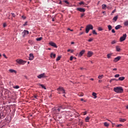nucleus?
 Here are the masks:
<instances>
[{
    "label": "nucleus",
    "instance_id": "338daca9",
    "mask_svg": "<svg viewBox=\"0 0 128 128\" xmlns=\"http://www.w3.org/2000/svg\"><path fill=\"white\" fill-rule=\"evenodd\" d=\"M70 50H71L70 49H68L67 52H70Z\"/></svg>",
    "mask_w": 128,
    "mask_h": 128
},
{
    "label": "nucleus",
    "instance_id": "3c124183",
    "mask_svg": "<svg viewBox=\"0 0 128 128\" xmlns=\"http://www.w3.org/2000/svg\"><path fill=\"white\" fill-rule=\"evenodd\" d=\"M11 14L13 18H16V15L14 13H11Z\"/></svg>",
    "mask_w": 128,
    "mask_h": 128
},
{
    "label": "nucleus",
    "instance_id": "c756f323",
    "mask_svg": "<svg viewBox=\"0 0 128 128\" xmlns=\"http://www.w3.org/2000/svg\"><path fill=\"white\" fill-rule=\"evenodd\" d=\"M116 128H121V126H122V124H119L116 125Z\"/></svg>",
    "mask_w": 128,
    "mask_h": 128
},
{
    "label": "nucleus",
    "instance_id": "79ce46f5",
    "mask_svg": "<svg viewBox=\"0 0 128 128\" xmlns=\"http://www.w3.org/2000/svg\"><path fill=\"white\" fill-rule=\"evenodd\" d=\"M58 4H62V0H59L58 2Z\"/></svg>",
    "mask_w": 128,
    "mask_h": 128
},
{
    "label": "nucleus",
    "instance_id": "412c9836",
    "mask_svg": "<svg viewBox=\"0 0 128 128\" xmlns=\"http://www.w3.org/2000/svg\"><path fill=\"white\" fill-rule=\"evenodd\" d=\"M38 86H42V88H44V90H46V86H44V84H38Z\"/></svg>",
    "mask_w": 128,
    "mask_h": 128
},
{
    "label": "nucleus",
    "instance_id": "423d86ee",
    "mask_svg": "<svg viewBox=\"0 0 128 128\" xmlns=\"http://www.w3.org/2000/svg\"><path fill=\"white\" fill-rule=\"evenodd\" d=\"M16 62H18V64H26V61H24L22 60H16Z\"/></svg>",
    "mask_w": 128,
    "mask_h": 128
},
{
    "label": "nucleus",
    "instance_id": "393cba45",
    "mask_svg": "<svg viewBox=\"0 0 128 128\" xmlns=\"http://www.w3.org/2000/svg\"><path fill=\"white\" fill-rule=\"evenodd\" d=\"M124 80V77L121 76L118 78V80Z\"/></svg>",
    "mask_w": 128,
    "mask_h": 128
},
{
    "label": "nucleus",
    "instance_id": "680f3d73",
    "mask_svg": "<svg viewBox=\"0 0 128 128\" xmlns=\"http://www.w3.org/2000/svg\"><path fill=\"white\" fill-rule=\"evenodd\" d=\"M80 36H82V34H84V32H81L80 33Z\"/></svg>",
    "mask_w": 128,
    "mask_h": 128
},
{
    "label": "nucleus",
    "instance_id": "0eeeda50",
    "mask_svg": "<svg viewBox=\"0 0 128 128\" xmlns=\"http://www.w3.org/2000/svg\"><path fill=\"white\" fill-rule=\"evenodd\" d=\"M126 34H124L120 38V42H124V40H126Z\"/></svg>",
    "mask_w": 128,
    "mask_h": 128
},
{
    "label": "nucleus",
    "instance_id": "5701e85b",
    "mask_svg": "<svg viewBox=\"0 0 128 128\" xmlns=\"http://www.w3.org/2000/svg\"><path fill=\"white\" fill-rule=\"evenodd\" d=\"M126 120L124 119V118H120V122H126Z\"/></svg>",
    "mask_w": 128,
    "mask_h": 128
},
{
    "label": "nucleus",
    "instance_id": "864d4df0",
    "mask_svg": "<svg viewBox=\"0 0 128 128\" xmlns=\"http://www.w3.org/2000/svg\"><path fill=\"white\" fill-rule=\"evenodd\" d=\"M112 34H114V32H116V31L114 30V29H112Z\"/></svg>",
    "mask_w": 128,
    "mask_h": 128
},
{
    "label": "nucleus",
    "instance_id": "13d9d810",
    "mask_svg": "<svg viewBox=\"0 0 128 128\" xmlns=\"http://www.w3.org/2000/svg\"><path fill=\"white\" fill-rule=\"evenodd\" d=\"M106 8H107L108 10H110V8H112V7H110V6H106Z\"/></svg>",
    "mask_w": 128,
    "mask_h": 128
},
{
    "label": "nucleus",
    "instance_id": "774afa93",
    "mask_svg": "<svg viewBox=\"0 0 128 128\" xmlns=\"http://www.w3.org/2000/svg\"><path fill=\"white\" fill-rule=\"evenodd\" d=\"M102 82V80H98V82Z\"/></svg>",
    "mask_w": 128,
    "mask_h": 128
},
{
    "label": "nucleus",
    "instance_id": "9d476101",
    "mask_svg": "<svg viewBox=\"0 0 128 128\" xmlns=\"http://www.w3.org/2000/svg\"><path fill=\"white\" fill-rule=\"evenodd\" d=\"M92 54H94V52L92 51H88L87 54V56L88 58H90V56H92Z\"/></svg>",
    "mask_w": 128,
    "mask_h": 128
},
{
    "label": "nucleus",
    "instance_id": "bf43d9fd",
    "mask_svg": "<svg viewBox=\"0 0 128 128\" xmlns=\"http://www.w3.org/2000/svg\"><path fill=\"white\" fill-rule=\"evenodd\" d=\"M112 70H114L115 72H116V70H118V69L116 68H114L112 69Z\"/></svg>",
    "mask_w": 128,
    "mask_h": 128
},
{
    "label": "nucleus",
    "instance_id": "72a5a7b5",
    "mask_svg": "<svg viewBox=\"0 0 128 128\" xmlns=\"http://www.w3.org/2000/svg\"><path fill=\"white\" fill-rule=\"evenodd\" d=\"M112 44H116V40H114L111 42Z\"/></svg>",
    "mask_w": 128,
    "mask_h": 128
},
{
    "label": "nucleus",
    "instance_id": "f3484780",
    "mask_svg": "<svg viewBox=\"0 0 128 128\" xmlns=\"http://www.w3.org/2000/svg\"><path fill=\"white\" fill-rule=\"evenodd\" d=\"M56 54L51 53L50 54V58H56Z\"/></svg>",
    "mask_w": 128,
    "mask_h": 128
},
{
    "label": "nucleus",
    "instance_id": "cd10ccee",
    "mask_svg": "<svg viewBox=\"0 0 128 128\" xmlns=\"http://www.w3.org/2000/svg\"><path fill=\"white\" fill-rule=\"evenodd\" d=\"M90 120V117L87 116L85 118V120L86 122H88V120Z\"/></svg>",
    "mask_w": 128,
    "mask_h": 128
},
{
    "label": "nucleus",
    "instance_id": "a18cd8bd",
    "mask_svg": "<svg viewBox=\"0 0 128 128\" xmlns=\"http://www.w3.org/2000/svg\"><path fill=\"white\" fill-rule=\"evenodd\" d=\"M98 30H99V32L102 30V27H99L98 28Z\"/></svg>",
    "mask_w": 128,
    "mask_h": 128
},
{
    "label": "nucleus",
    "instance_id": "f704fd0d",
    "mask_svg": "<svg viewBox=\"0 0 128 128\" xmlns=\"http://www.w3.org/2000/svg\"><path fill=\"white\" fill-rule=\"evenodd\" d=\"M116 9H114L111 13L110 15L111 16H112V14H114V12H116Z\"/></svg>",
    "mask_w": 128,
    "mask_h": 128
},
{
    "label": "nucleus",
    "instance_id": "c9c22d12",
    "mask_svg": "<svg viewBox=\"0 0 128 128\" xmlns=\"http://www.w3.org/2000/svg\"><path fill=\"white\" fill-rule=\"evenodd\" d=\"M124 26H128V21H126L124 22Z\"/></svg>",
    "mask_w": 128,
    "mask_h": 128
},
{
    "label": "nucleus",
    "instance_id": "2eb2a0df",
    "mask_svg": "<svg viewBox=\"0 0 128 128\" xmlns=\"http://www.w3.org/2000/svg\"><path fill=\"white\" fill-rule=\"evenodd\" d=\"M9 72H10L11 74H16V70H14V69H10L9 70Z\"/></svg>",
    "mask_w": 128,
    "mask_h": 128
},
{
    "label": "nucleus",
    "instance_id": "37998d69",
    "mask_svg": "<svg viewBox=\"0 0 128 128\" xmlns=\"http://www.w3.org/2000/svg\"><path fill=\"white\" fill-rule=\"evenodd\" d=\"M93 40H94V38H90L89 40H88V42H92Z\"/></svg>",
    "mask_w": 128,
    "mask_h": 128
},
{
    "label": "nucleus",
    "instance_id": "a19ab883",
    "mask_svg": "<svg viewBox=\"0 0 128 128\" xmlns=\"http://www.w3.org/2000/svg\"><path fill=\"white\" fill-rule=\"evenodd\" d=\"M64 2H65V4H70V2L67 0H64Z\"/></svg>",
    "mask_w": 128,
    "mask_h": 128
},
{
    "label": "nucleus",
    "instance_id": "9b49d317",
    "mask_svg": "<svg viewBox=\"0 0 128 128\" xmlns=\"http://www.w3.org/2000/svg\"><path fill=\"white\" fill-rule=\"evenodd\" d=\"M85 52H86V50H82L81 52H80L78 56V58H82V55L84 54Z\"/></svg>",
    "mask_w": 128,
    "mask_h": 128
},
{
    "label": "nucleus",
    "instance_id": "f8f14e48",
    "mask_svg": "<svg viewBox=\"0 0 128 128\" xmlns=\"http://www.w3.org/2000/svg\"><path fill=\"white\" fill-rule=\"evenodd\" d=\"M77 10H78V12H86V9L84 8H77Z\"/></svg>",
    "mask_w": 128,
    "mask_h": 128
},
{
    "label": "nucleus",
    "instance_id": "6e6552de",
    "mask_svg": "<svg viewBox=\"0 0 128 128\" xmlns=\"http://www.w3.org/2000/svg\"><path fill=\"white\" fill-rule=\"evenodd\" d=\"M50 46H53V48H58V46H56V43L50 42H49Z\"/></svg>",
    "mask_w": 128,
    "mask_h": 128
},
{
    "label": "nucleus",
    "instance_id": "0e129e2a",
    "mask_svg": "<svg viewBox=\"0 0 128 128\" xmlns=\"http://www.w3.org/2000/svg\"><path fill=\"white\" fill-rule=\"evenodd\" d=\"M34 98H38V95L34 96Z\"/></svg>",
    "mask_w": 128,
    "mask_h": 128
},
{
    "label": "nucleus",
    "instance_id": "1a4fd4ad",
    "mask_svg": "<svg viewBox=\"0 0 128 128\" xmlns=\"http://www.w3.org/2000/svg\"><path fill=\"white\" fill-rule=\"evenodd\" d=\"M22 36L23 38H24L26 35L28 34L29 32L28 30H24L23 32H22Z\"/></svg>",
    "mask_w": 128,
    "mask_h": 128
},
{
    "label": "nucleus",
    "instance_id": "bb28decb",
    "mask_svg": "<svg viewBox=\"0 0 128 128\" xmlns=\"http://www.w3.org/2000/svg\"><path fill=\"white\" fill-rule=\"evenodd\" d=\"M102 78H104V74L99 75L98 76V78H99L100 80H102Z\"/></svg>",
    "mask_w": 128,
    "mask_h": 128
},
{
    "label": "nucleus",
    "instance_id": "ea45409f",
    "mask_svg": "<svg viewBox=\"0 0 128 128\" xmlns=\"http://www.w3.org/2000/svg\"><path fill=\"white\" fill-rule=\"evenodd\" d=\"M66 106H68V104H64L62 106V108H66Z\"/></svg>",
    "mask_w": 128,
    "mask_h": 128
},
{
    "label": "nucleus",
    "instance_id": "b1692460",
    "mask_svg": "<svg viewBox=\"0 0 128 128\" xmlns=\"http://www.w3.org/2000/svg\"><path fill=\"white\" fill-rule=\"evenodd\" d=\"M42 40V37L38 38H36V40H37V42H40Z\"/></svg>",
    "mask_w": 128,
    "mask_h": 128
},
{
    "label": "nucleus",
    "instance_id": "f03ea898",
    "mask_svg": "<svg viewBox=\"0 0 128 128\" xmlns=\"http://www.w3.org/2000/svg\"><path fill=\"white\" fill-rule=\"evenodd\" d=\"M90 30H94V26H92V25L90 24H88L86 26V34H88V32H90Z\"/></svg>",
    "mask_w": 128,
    "mask_h": 128
},
{
    "label": "nucleus",
    "instance_id": "49530a36",
    "mask_svg": "<svg viewBox=\"0 0 128 128\" xmlns=\"http://www.w3.org/2000/svg\"><path fill=\"white\" fill-rule=\"evenodd\" d=\"M79 4L82 5V4H84V2H80L79 3Z\"/></svg>",
    "mask_w": 128,
    "mask_h": 128
},
{
    "label": "nucleus",
    "instance_id": "6e6d98bb",
    "mask_svg": "<svg viewBox=\"0 0 128 128\" xmlns=\"http://www.w3.org/2000/svg\"><path fill=\"white\" fill-rule=\"evenodd\" d=\"M3 26H4V28H6V24L4 23V24H3Z\"/></svg>",
    "mask_w": 128,
    "mask_h": 128
},
{
    "label": "nucleus",
    "instance_id": "f257e3e1",
    "mask_svg": "<svg viewBox=\"0 0 128 128\" xmlns=\"http://www.w3.org/2000/svg\"><path fill=\"white\" fill-rule=\"evenodd\" d=\"M114 90L116 94H122L124 92V88L122 86L115 87Z\"/></svg>",
    "mask_w": 128,
    "mask_h": 128
},
{
    "label": "nucleus",
    "instance_id": "e2e57ef3",
    "mask_svg": "<svg viewBox=\"0 0 128 128\" xmlns=\"http://www.w3.org/2000/svg\"><path fill=\"white\" fill-rule=\"evenodd\" d=\"M84 116H86V114H87V112H84Z\"/></svg>",
    "mask_w": 128,
    "mask_h": 128
},
{
    "label": "nucleus",
    "instance_id": "603ef678",
    "mask_svg": "<svg viewBox=\"0 0 128 128\" xmlns=\"http://www.w3.org/2000/svg\"><path fill=\"white\" fill-rule=\"evenodd\" d=\"M74 60V56H71L70 57V60Z\"/></svg>",
    "mask_w": 128,
    "mask_h": 128
},
{
    "label": "nucleus",
    "instance_id": "aec40b11",
    "mask_svg": "<svg viewBox=\"0 0 128 128\" xmlns=\"http://www.w3.org/2000/svg\"><path fill=\"white\" fill-rule=\"evenodd\" d=\"M92 96L94 97V98H96L98 96H96V93L93 92L92 94Z\"/></svg>",
    "mask_w": 128,
    "mask_h": 128
},
{
    "label": "nucleus",
    "instance_id": "a211bd4d",
    "mask_svg": "<svg viewBox=\"0 0 128 128\" xmlns=\"http://www.w3.org/2000/svg\"><path fill=\"white\" fill-rule=\"evenodd\" d=\"M122 28V26L120 25H118L115 27V29L116 30H120V28Z\"/></svg>",
    "mask_w": 128,
    "mask_h": 128
},
{
    "label": "nucleus",
    "instance_id": "6ab92c4d",
    "mask_svg": "<svg viewBox=\"0 0 128 128\" xmlns=\"http://www.w3.org/2000/svg\"><path fill=\"white\" fill-rule=\"evenodd\" d=\"M116 52H120V46H116Z\"/></svg>",
    "mask_w": 128,
    "mask_h": 128
},
{
    "label": "nucleus",
    "instance_id": "7ed1b4c3",
    "mask_svg": "<svg viewBox=\"0 0 128 128\" xmlns=\"http://www.w3.org/2000/svg\"><path fill=\"white\" fill-rule=\"evenodd\" d=\"M56 90L58 91V94H60V92L62 94H66V90H64V87L60 86Z\"/></svg>",
    "mask_w": 128,
    "mask_h": 128
},
{
    "label": "nucleus",
    "instance_id": "39448f33",
    "mask_svg": "<svg viewBox=\"0 0 128 128\" xmlns=\"http://www.w3.org/2000/svg\"><path fill=\"white\" fill-rule=\"evenodd\" d=\"M37 78H48V76H46V73H42L38 76Z\"/></svg>",
    "mask_w": 128,
    "mask_h": 128
},
{
    "label": "nucleus",
    "instance_id": "473e14b6",
    "mask_svg": "<svg viewBox=\"0 0 128 128\" xmlns=\"http://www.w3.org/2000/svg\"><path fill=\"white\" fill-rule=\"evenodd\" d=\"M92 32L93 34H98V33L96 32V30H93Z\"/></svg>",
    "mask_w": 128,
    "mask_h": 128
},
{
    "label": "nucleus",
    "instance_id": "a878e982",
    "mask_svg": "<svg viewBox=\"0 0 128 128\" xmlns=\"http://www.w3.org/2000/svg\"><path fill=\"white\" fill-rule=\"evenodd\" d=\"M104 126H106L107 128L110 126V124L108 123L107 122H104Z\"/></svg>",
    "mask_w": 128,
    "mask_h": 128
},
{
    "label": "nucleus",
    "instance_id": "ddd939ff",
    "mask_svg": "<svg viewBox=\"0 0 128 128\" xmlns=\"http://www.w3.org/2000/svg\"><path fill=\"white\" fill-rule=\"evenodd\" d=\"M121 58H122V57H120V56H118V57L114 58V62H118V60H120Z\"/></svg>",
    "mask_w": 128,
    "mask_h": 128
},
{
    "label": "nucleus",
    "instance_id": "5fc2aeb1",
    "mask_svg": "<svg viewBox=\"0 0 128 128\" xmlns=\"http://www.w3.org/2000/svg\"><path fill=\"white\" fill-rule=\"evenodd\" d=\"M68 30H70V32H74V30H70V28H68Z\"/></svg>",
    "mask_w": 128,
    "mask_h": 128
},
{
    "label": "nucleus",
    "instance_id": "2f4dec72",
    "mask_svg": "<svg viewBox=\"0 0 128 128\" xmlns=\"http://www.w3.org/2000/svg\"><path fill=\"white\" fill-rule=\"evenodd\" d=\"M108 28L109 30H112V26L108 25Z\"/></svg>",
    "mask_w": 128,
    "mask_h": 128
},
{
    "label": "nucleus",
    "instance_id": "4be33fe9",
    "mask_svg": "<svg viewBox=\"0 0 128 128\" xmlns=\"http://www.w3.org/2000/svg\"><path fill=\"white\" fill-rule=\"evenodd\" d=\"M102 9L106 10V4H102Z\"/></svg>",
    "mask_w": 128,
    "mask_h": 128
},
{
    "label": "nucleus",
    "instance_id": "09e8293b",
    "mask_svg": "<svg viewBox=\"0 0 128 128\" xmlns=\"http://www.w3.org/2000/svg\"><path fill=\"white\" fill-rule=\"evenodd\" d=\"M120 77V74H117L114 76V78H118Z\"/></svg>",
    "mask_w": 128,
    "mask_h": 128
},
{
    "label": "nucleus",
    "instance_id": "4468645a",
    "mask_svg": "<svg viewBox=\"0 0 128 128\" xmlns=\"http://www.w3.org/2000/svg\"><path fill=\"white\" fill-rule=\"evenodd\" d=\"M29 56H29L30 60H34V54H30Z\"/></svg>",
    "mask_w": 128,
    "mask_h": 128
},
{
    "label": "nucleus",
    "instance_id": "4d7b16f0",
    "mask_svg": "<svg viewBox=\"0 0 128 128\" xmlns=\"http://www.w3.org/2000/svg\"><path fill=\"white\" fill-rule=\"evenodd\" d=\"M22 18L24 20H26V17L25 16H22Z\"/></svg>",
    "mask_w": 128,
    "mask_h": 128
},
{
    "label": "nucleus",
    "instance_id": "20e7f679",
    "mask_svg": "<svg viewBox=\"0 0 128 128\" xmlns=\"http://www.w3.org/2000/svg\"><path fill=\"white\" fill-rule=\"evenodd\" d=\"M61 108L64 109V108H64V107H62V106H60L57 110L56 109L54 110V114H56H56H60V112Z\"/></svg>",
    "mask_w": 128,
    "mask_h": 128
},
{
    "label": "nucleus",
    "instance_id": "c85d7f7f",
    "mask_svg": "<svg viewBox=\"0 0 128 128\" xmlns=\"http://www.w3.org/2000/svg\"><path fill=\"white\" fill-rule=\"evenodd\" d=\"M62 58V56H58L57 58L56 59V62H58Z\"/></svg>",
    "mask_w": 128,
    "mask_h": 128
},
{
    "label": "nucleus",
    "instance_id": "4c0bfd02",
    "mask_svg": "<svg viewBox=\"0 0 128 128\" xmlns=\"http://www.w3.org/2000/svg\"><path fill=\"white\" fill-rule=\"evenodd\" d=\"M14 88H15V89H18V88H20V86H14L13 87Z\"/></svg>",
    "mask_w": 128,
    "mask_h": 128
},
{
    "label": "nucleus",
    "instance_id": "c03bdc74",
    "mask_svg": "<svg viewBox=\"0 0 128 128\" xmlns=\"http://www.w3.org/2000/svg\"><path fill=\"white\" fill-rule=\"evenodd\" d=\"M28 26V21H26L25 23L23 24L24 26Z\"/></svg>",
    "mask_w": 128,
    "mask_h": 128
},
{
    "label": "nucleus",
    "instance_id": "dca6fc26",
    "mask_svg": "<svg viewBox=\"0 0 128 128\" xmlns=\"http://www.w3.org/2000/svg\"><path fill=\"white\" fill-rule=\"evenodd\" d=\"M118 16L117 15V16H114L112 19L113 22H116V20H118Z\"/></svg>",
    "mask_w": 128,
    "mask_h": 128
},
{
    "label": "nucleus",
    "instance_id": "69168bd1",
    "mask_svg": "<svg viewBox=\"0 0 128 128\" xmlns=\"http://www.w3.org/2000/svg\"><path fill=\"white\" fill-rule=\"evenodd\" d=\"M24 78H26H26H28V76H24Z\"/></svg>",
    "mask_w": 128,
    "mask_h": 128
},
{
    "label": "nucleus",
    "instance_id": "e433bc0d",
    "mask_svg": "<svg viewBox=\"0 0 128 128\" xmlns=\"http://www.w3.org/2000/svg\"><path fill=\"white\" fill-rule=\"evenodd\" d=\"M28 44H32L34 43V42H32V40H28Z\"/></svg>",
    "mask_w": 128,
    "mask_h": 128
},
{
    "label": "nucleus",
    "instance_id": "8fccbe9b",
    "mask_svg": "<svg viewBox=\"0 0 128 128\" xmlns=\"http://www.w3.org/2000/svg\"><path fill=\"white\" fill-rule=\"evenodd\" d=\"M79 96H84V93H80V94H79Z\"/></svg>",
    "mask_w": 128,
    "mask_h": 128
},
{
    "label": "nucleus",
    "instance_id": "7c9ffc66",
    "mask_svg": "<svg viewBox=\"0 0 128 128\" xmlns=\"http://www.w3.org/2000/svg\"><path fill=\"white\" fill-rule=\"evenodd\" d=\"M2 118H4V114L2 113L0 114V120Z\"/></svg>",
    "mask_w": 128,
    "mask_h": 128
},
{
    "label": "nucleus",
    "instance_id": "de8ad7c7",
    "mask_svg": "<svg viewBox=\"0 0 128 128\" xmlns=\"http://www.w3.org/2000/svg\"><path fill=\"white\" fill-rule=\"evenodd\" d=\"M114 80H116V78H112L110 80V82H112L114 81Z\"/></svg>",
    "mask_w": 128,
    "mask_h": 128
},
{
    "label": "nucleus",
    "instance_id": "58836bf2",
    "mask_svg": "<svg viewBox=\"0 0 128 128\" xmlns=\"http://www.w3.org/2000/svg\"><path fill=\"white\" fill-rule=\"evenodd\" d=\"M110 56H112V54H107L108 58H110Z\"/></svg>",
    "mask_w": 128,
    "mask_h": 128
},
{
    "label": "nucleus",
    "instance_id": "052dcab7",
    "mask_svg": "<svg viewBox=\"0 0 128 128\" xmlns=\"http://www.w3.org/2000/svg\"><path fill=\"white\" fill-rule=\"evenodd\" d=\"M3 56H4V58H8V57L6 56V54H4Z\"/></svg>",
    "mask_w": 128,
    "mask_h": 128
}]
</instances>
